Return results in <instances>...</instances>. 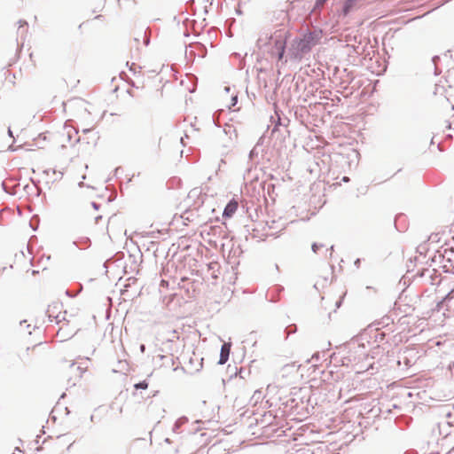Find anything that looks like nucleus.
I'll return each mask as SVG.
<instances>
[{"mask_svg": "<svg viewBox=\"0 0 454 454\" xmlns=\"http://www.w3.org/2000/svg\"><path fill=\"white\" fill-rule=\"evenodd\" d=\"M149 38L146 35V30L143 28L133 29L130 31L128 39L127 46L130 53L139 51L143 45H147Z\"/></svg>", "mask_w": 454, "mask_h": 454, "instance_id": "nucleus-2", "label": "nucleus"}, {"mask_svg": "<svg viewBox=\"0 0 454 454\" xmlns=\"http://www.w3.org/2000/svg\"><path fill=\"white\" fill-rule=\"evenodd\" d=\"M453 293H454V288L449 293V294L447 295V298H450Z\"/></svg>", "mask_w": 454, "mask_h": 454, "instance_id": "nucleus-12", "label": "nucleus"}, {"mask_svg": "<svg viewBox=\"0 0 454 454\" xmlns=\"http://www.w3.org/2000/svg\"><path fill=\"white\" fill-rule=\"evenodd\" d=\"M92 206H93L94 209H96V210L98 209V207L95 203H93Z\"/></svg>", "mask_w": 454, "mask_h": 454, "instance_id": "nucleus-14", "label": "nucleus"}, {"mask_svg": "<svg viewBox=\"0 0 454 454\" xmlns=\"http://www.w3.org/2000/svg\"><path fill=\"white\" fill-rule=\"evenodd\" d=\"M231 345L229 342H224L221 348L220 359L218 362L219 364H224L228 361L231 352Z\"/></svg>", "mask_w": 454, "mask_h": 454, "instance_id": "nucleus-3", "label": "nucleus"}, {"mask_svg": "<svg viewBox=\"0 0 454 454\" xmlns=\"http://www.w3.org/2000/svg\"><path fill=\"white\" fill-rule=\"evenodd\" d=\"M134 387L136 389H146L148 387V383L145 380H144L135 384Z\"/></svg>", "mask_w": 454, "mask_h": 454, "instance_id": "nucleus-6", "label": "nucleus"}, {"mask_svg": "<svg viewBox=\"0 0 454 454\" xmlns=\"http://www.w3.org/2000/svg\"><path fill=\"white\" fill-rule=\"evenodd\" d=\"M358 0H347L344 4L343 13L347 15L356 6Z\"/></svg>", "mask_w": 454, "mask_h": 454, "instance_id": "nucleus-5", "label": "nucleus"}, {"mask_svg": "<svg viewBox=\"0 0 454 454\" xmlns=\"http://www.w3.org/2000/svg\"><path fill=\"white\" fill-rule=\"evenodd\" d=\"M99 221H102V216L101 215H96L95 216V223H98Z\"/></svg>", "mask_w": 454, "mask_h": 454, "instance_id": "nucleus-11", "label": "nucleus"}, {"mask_svg": "<svg viewBox=\"0 0 454 454\" xmlns=\"http://www.w3.org/2000/svg\"><path fill=\"white\" fill-rule=\"evenodd\" d=\"M238 207L239 204L235 200H231L224 208L223 216L231 217L233 214L237 211Z\"/></svg>", "mask_w": 454, "mask_h": 454, "instance_id": "nucleus-4", "label": "nucleus"}, {"mask_svg": "<svg viewBox=\"0 0 454 454\" xmlns=\"http://www.w3.org/2000/svg\"><path fill=\"white\" fill-rule=\"evenodd\" d=\"M327 0H317V5H323Z\"/></svg>", "mask_w": 454, "mask_h": 454, "instance_id": "nucleus-10", "label": "nucleus"}, {"mask_svg": "<svg viewBox=\"0 0 454 454\" xmlns=\"http://www.w3.org/2000/svg\"><path fill=\"white\" fill-rule=\"evenodd\" d=\"M231 105L229 106V108L231 109V107L235 106V105L237 104V101H238V97L237 96H233L231 98Z\"/></svg>", "mask_w": 454, "mask_h": 454, "instance_id": "nucleus-9", "label": "nucleus"}, {"mask_svg": "<svg viewBox=\"0 0 454 454\" xmlns=\"http://www.w3.org/2000/svg\"><path fill=\"white\" fill-rule=\"evenodd\" d=\"M26 344L27 345L21 347L18 352V357L23 364H33L44 356L45 348L43 346V342L40 340L34 344L30 341H27Z\"/></svg>", "mask_w": 454, "mask_h": 454, "instance_id": "nucleus-1", "label": "nucleus"}, {"mask_svg": "<svg viewBox=\"0 0 454 454\" xmlns=\"http://www.w3.org/2000/svg\"><path fill=\"white\" fill-rule=\"evenodd\" d=\"M343 181H344V182H348V181H349V178H348V177H347V176H345V177H343Z\"/></svg>", "mask_w": 454, "mask_h": 454, "instance_id": "nucleus-13", "label": "nucleus"}, {"mask_svg": "<svg viewBox=\"0 0 454 454\" xmlns=\"http://www.w3.org/2000/svg\"><path fill=\"white\" fill-rule=\"evenodd\" d=\"M323 247V245H318L317 243L312 244V250L314 253H317L318 249Z\"/></svg>", "mask_w": 454, "mask_h": 454, "instance_id": "nucleus-8", "label": "nucleus"}, {"mask_svg": "<svg viewBox=\"0 0 454 454\" xmlns=\"http://www.w3.org/2000/svg\"><path fill=\"white\" fill-rule=\"evenodd\" d=\"M276 44L278 45V48L280 50L279 54H278V59H281L283 58V55H284L285 45L283 43H277Z\"/></svg>", "mask_w": 454, "mask_h": 454, "instance_id": "nucleus-7", "label": "nucleus"}]
</instances>
